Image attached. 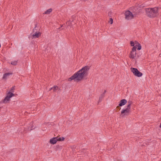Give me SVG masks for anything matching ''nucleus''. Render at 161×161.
Returning a JSON list of instances; mask_svg holds the SVG:
<instances>
[{"instance_id":"1","label":"nucleus","mask_w":161,"mask_h":161,"mask_svg":"<svg viewBox=\"0 0 161 161\" xmlns=\"http://www.w3.org/2000/svg\"><path fill=\"white\" fill-rule=\"evenodd\" d=\"M90 68V67L88 66L84 67L70 77L68 79V81H71L72 80H74L75 81V80L79 81L81 80L84 77H86L88 75Z\"/></svg>"},{"instance_id":"2","label":"nucleus","mask_w":161,"mask_h":161,"mask_svg":"<svg viewBox=\"0 0 161 161\" xmlns=\"http://www.w3.org/2000/svg\"><path fill=\"white\" fill-rule=\"evenodd\" d=\"M158 7H154L146 9L145 12L146 15L150 18L157 17L158 15Z\"/></svg>"},{"instance_id":"3","label":"nucleus","mask_w":161,"mask_h":161,"mask_svg":"<svg viewBox=\"0 0 161 161\" xmlns=\"http://www.w3.org/2000/svg\"><path fill=\"white\" fill-rule=\"evenodd\" d=\"M130 70L133 74L136 76L140 77L142 75V73L139 72L136 68H130Z\"/></svg>"},{"instance_id":"4","label":"nucleus","mask_w":161,"mask_h":161,"mask_svg":"<svg viewBox=\"0 0 161 161\" xmlns=\"http://www.w3.org/2000/svg\"><path fill=\"white\" fill-rule=\"evenodd\" d=\"M125 18L128 20H130L134 18V16L129 10L126 11L125 13Z\"/></svg>"},{"instance_id":"5","label":"nucleus","mask_w":161,"mask_h":161,"mask_svg":"<svg viewBox=\"0 0 161 161\" xmlns=\"http://www.w3.org/2000/svg\"><path fill=\"white\" fill-rule=\"evenodd\" d=\"M9 92H8L7 93V96L5 97L4 99L3 100V102L5 103H7L8 101L10 100V98L14 96V93H11L9 94Z\"/></svg>"},{"instance_id":"6","label":"nucleus","mask_w":161,"mask_h":161,"mask_svg":"<svg viewBox=\"0 0 161 161\" xmlns=\"http://www.w3.org/2000/svg\"><path fill=\"white\" fill-rule=\"evenodd\" d=\"M136 50L135 47H133L130 52L129 56V58H130L135 59L136 58Z\"/></svg>"},{"instance_id":"7","label":"nucleus","mask_w":161,"mask_h":161,"mask_svg":"<svg viewBox=\"0 0 161 161\" xmlns=\"http://www.w3.org/2000/svg\"><path fill=\"white\" fill-rule=\"evenodd\" d=\"M130 113V111L127 108L122 109L121 111L120 116L122 118L124 117L125 116L128 115Z\"/></svg>"},{"instance_id":"8","label":"nucleus","mask_w":161,"mask_h":161,"mask_svg":"<svg viewBox=\"0 0 161 161\" xmlns=\"http://www.w3.org/2000/svg\"><path fill=\"white\" fill-rule=\"evenodd\" d=\"M127 103V100L125 99H123L120 100L119 105L120 106H122L124 105Z\"/></svg>"},{"instance_id":"9","label":"nucleus","mask_w":161,"mask_h":161,"mask_svg":"<svg viewBox=\"0 0 161 161\" xmlns=\"http://www.w3.org/2000/svg\"><path fill=\"white\" fill-rule=\"evenodd\" d=\"M57 137H53V138L51 139L49 141L50 143L52 144H54L56 143L57 140Z\"/></svg>"},{"instance_id":"10","label":"nucleus","mask_w":161,"mask_h":161,"mask_svg":"<svg viewBox=\"0 0 161 161\" xmlns=\"http://www.w3.org/2000/svg\"><path fill=\"white\" fill-rule=\"evenodd\" d=\"M41 33L39 32L36 31L35 33L33 34L32 36L34 38H37L41 36Z\"/></svg>"},{"instance_id":"11","label":"nucleus","mask_w":161,"mask_h":161,"mask_svg":"<svg viewBox=\"0 0 161 161\" xmlns=\"http://www.w3.org/2000/svg\"><path fill=\"white\" fill-rule=\"evenodd\" d=\"M104 97H105L104 95L102 94L100 96V97H99V100L98 101V103H99L101 102L103 100V99Z\"/></svg>"},{"instance_id":"12","label":"nucleus","mask_w":161,"mask_h":161,"mask_svg":"<svg viewBox=\"0 0 161 161\" xmlns=\"http://www.w3.org/2000/svg\"><path fill=\"white\" fill-rule=\"evenodd\" d=\"M12 73H6L5 74H4L3 75V79H6L7 76H9L10 75H12Z\"/></svg>"},{"instance_id":"13","label":"nucleus","mask_w":161,"mask_h":161,"mask_svg":"<svg viewBox=\"0 0 161 161\" xmlns=\"http://www.w3.org/2000/svg\"><path fill=\"white\" fill-rule=\"evenodd\" d=\"M56 137H57V141H63L64 140L65 138L64 137H59L58 136H57Z\"/></svg>"},{"instance_id":"14","label":"nucleus","mask_w":161,"mask_h":161,"mask_svg":"<svg viewBox=\"0 0 161 161\" xmlns=\"http://www.w3.org/2000/svg\"><path fill=\"white\" fill-rule=\"evenodd\" d=\"M58 88V87L57 86H55L53 87H52L50 89V90H53V92H55L57 90Z\"/></svg>"},{"instance_id":"15","label":"nucleus","mask_w":161,"mask_h":161,"mask_svg":"<svg viewBox=\"0 0 161 161\" xmlns=\"http://www.w3.org/2000/svg\"><path fill=\"white\" fill-rule=\"evenodd\" d=\"M52 9L51 8H50L48 10H47V11H45L44 14H49L52 11Z\"/></svg>"},{"instance_id":"16","label":"nucleus","mask_w":161,"mask_h":161,"mask_svg":"<svg viewBox=\"0 0 161 161\" xmlns=\"http://www.w3.org/2000/svg\"><path fill=\"white\" fill-rule=\"evenodd\" d=\"M33 126H32L30 127V126L27 127L26 128H25V130H30L31 131L32 130L33 128Z\"/></svg>"},{"instance_id":"17","label":"nucleus","mask_w":161,"mask_h":161,"mask_svg":"<svg viewBox=\"0 0 161 161\" xmlns=\"http://www.w3.org/2000/svg\"><path fill=\"white\" fill-rule=\"evenodd\" d=\"M15 90V86L12 87L10 90L8 92H9L10 94L13 93L14 92V90Z\"/></svg>"},{"instance_id":"18","label":"nucleus","mask_w":161,"mask_h":161,"mask_svg":"<svg viewBox=\"0 0 161 161\" xmlns=\"http://www.w3.org/2000/svg\"><path fill=\"white\" fill-rule=\"evenodd\" d=\"M137 48L138 50H140L141 49V44L139 43H137Z\"/></svg>"},{"instance_id":"19","label":"nucleus","mask_w":161,"mask_h":161,"mask_svg":"<svg viewBox=\"0 0 161 161\" xmlns=\"http://www.w3.org/2000/svg\"><path fill=\"white\" fill-rule=\"evenodd\" d=\"M11 64L13 65H15L17 64V61H13V62H12L11 63Z\"/></svg>"},{"instance_id":"20","label":"nucleus","mask_w":161,"mask_h":161,"mask_svg":"<svg viewBox=\"0 0 161 161\" xmlns=\"http://www.w3.org/2000/svg\"><path fill=\"white\" fill-rule=\"evenodd\" d=\"M66 24L68 26H71V23L70 21H68L66 22Z\"/></svg>"},{"instance_id":"21","label":"nucleus","mask_w":161,"mask_h":161,"mask_svg":"<svg viewBox=\"0 0 161 161\" xmlns=\"http://www.w3.org/2000/svg\"><path fill=\"white\" fill-rule=\"evenodd\" d=\"M135 43L136 45H134V47H135V49L136 50V48H137V42L136 41H135Z\"/></svg>"},{"instance_id":"22","label":"nucleus","mask_w":161,"mask_h":161,"mask_svg":"<svg viewBox=\"0 0 161 161\" xmlns=\"http://www.w3.org/2000/svg\"><path fill=\"white\" fill-rule=\"evenodd\" d=\"M130 105L128 104V105H127V108H126L128 109L130 111Z\"/></svg>"},{"instance_id":"23","label":"nucleus","mask_w":161,"mask_h":161,"mask_svg":"<svg viewBox=\"0 0 161 161\" xmlns=\"http://www.w3.org/2000/svg\"><path fill=\"white\" fill-rule=\"evenodd\" d=\"M109 22L111 24H113V20L112 18H111L110 19Z\"/></svg>"},{"instance_id":"24","label":"nucleus","mask_w":161,"mask_h":161,"mask_svg":"<svg viewBox=\"0 0 161 161\" xmlns=\"http://www.w3.org/2000/svg\"><path fill=\"white\" fill-rule=\"evenodd\" d=\"M130 44L131 45V46H133L134 47V46L135 45V44H134V42L132 41H131L130 42Z\"/></svg>"},{"instance_id":"25","label":"nucleus","mask_w":161,"mask_h":161,"mask_svg":"<svg viewBox=\"0 0 161 161\" xmlns=\"http://www.w3.org/2000/svg\"><path fill=\"white\" fill-rule=\"evenodd\" d=\"M36 25L35 27V28H34V29L33 30V32H35L36 31Z\"/></svg>"},{"instance_id":"26","label":"nucleus","mask_w":161,"mask_h":161,"mask_svg":"<svg viewBox=\"0 0 161 161\" xmlns=\"http://www.w3.org/2000/svg\"><path fill=\"white\" fill-rule=\"evenodd\" d=\"M106 92V90H104L102 94L104 95L105 96V94Z\"/></svg>"},{"instance_id":"27","label":"nucleus","mask_w":161,"mask_h":161,"mask_svg":"<svg viewBox=\"0 0 161 161\" xmlns=\"http://www.w3.org/2000/svg\"><path fill=\"white\" fill-rule=\"evenodd\" d=\"M119 107H120V106H119H119H117V109L118 110H120V109L121 108Z\"/></svg>"},{"instance_id":"28","label":"nucleus","mask_w":161,"mask_h":161,"mask_svg":"<svg viewBox=\"0 0 161 161\" xmlns=\"http://www.w3.org/2000/svg\"><path fill=\"white\" fill-rule=\"evenodd\" d=\"M128 104L131 105V104H132V102L131 101H129L128 102Z\"/></svg>"},{"instance_id":"29","label":"nucleus","mask_w":161,"mask_h":161,"mask_svg":"<svg viewBox=\"0 0 161 161\" xmlns=\"http://www.w3.org/2000/svg\"><path fill=\"white\" fill-rule=\"evenodd\" d=\"M159 127H160V128H161V123H160V125Z\"/></svg>"},{"instance_id":"30","label":"nucleus","mask_w":161,"mask_h":161,"mask_svg":"<svg viewBox=\"0 0 161 161\" xmlns=\"http://www.w3.org/2000/svg\"><path fill=\"white\" fill-rule=\"evenodd\" d=\"M63 26V25H61V27H62Z\"/></svg>"}]
</instances>
